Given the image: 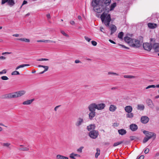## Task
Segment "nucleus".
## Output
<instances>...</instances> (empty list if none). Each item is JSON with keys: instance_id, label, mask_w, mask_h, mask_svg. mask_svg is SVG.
<instances>
[{"instance_id": "obj_47", "label": "nucleus", "mask_w": 159, "mask_h": 159, "mask_svg": "<svg viewBox=\"0 0 159 159\" xmlns=\"http://www.w3.org/2000/svg\"><path fill=\"white\" fill-rule=\"evenodd\" d=\"M7 70L6 69H4L2 70L1 71H0V75H1L3 74H5L6 73Z\"/></svg>"}, {"instance_id": "obj_20", "label": "nucleus", "mask_w": 159, "mask_h": 159, "mask_svg": "<svg viewBox=\"0 0 159 159\" xmlns=\"http://www.w3.org/2000/svg\"><path fill=\"white\" fill-rule=\"evenodd\" d=\"M148 27L150 29H154L157 27V25L156 24L149 23L148 24Z\"/></svg>"}, {"instance_id": "obj_64", "label": "nucleus", "mask_w": 159, "mask_h": 159, "mask_svg": "<svg viewBox=\"0 0 159 159\" xmlns=\"http://www.w3.org/2000/svg\"><path fill=\"white\" fill-rule=\"evenodd\" d=\"M13 36H15L16 37H18L19 36V34H14L13 35Z\"/></svg>"}, {"instance_id": "obj_5", "label": "nucleus", "mask_w": 159, "mask_h": 159, "mask_svg": "<svg viewBox=\"0 0 159 159\" xmlns=\"http://www.w3.org/2000/svg\"><path fill=\"white\" fill-rule=\"evenodd\" d=\"M99 135V133L97 130L91 131L89 133V137L93 139H96Z\"/></svg>"}, {"instance_id": "obj_48", "label": "nucleus", "mask_w": 159, "mask_h": 159, "mask_svg": "<svg viewBox=\"0 0 159 159\" xmlns=\"http://www.w3.org/2000/svg\"><path fill=\"white\" fill-rule=\"evenodd\" d=\"M118 45H119V46H121L123 48H125V49H129V48L128 47H126L124 45H122V44H119V43L118 44Z\"/></svg>"}, {"instance_id": "obj_28", "label": "nucleus", "mask_w": 159, "mask_h": 159, "mask_svg": "<svg viewBox=\"0 0 159 159\" xmlns=\"http://www.w3.org/2000/svg\"><path fill=\"white\" fill-rule=\"evenodd\" d=\"M8 4L11 7L13 6L15 3L14 0H8L7 2Z\"/></svg>"}, {"instance_id": "obj_11", "label": "nucleus", "mask_w": 159, "mask_h": 159, "mask_svg": "<svg viewBox=\"0 0 159 159\" xmlns=\"http://www.w3.org/2000/svg\"><path fill=\"white\" fill-rule=\"evenodd\" d=\"M149 120V118L147 116H144L141 117V122L143 124L147 123Z\"/></svg>"}, {"instance_id": "obj_61", "label": "nucleus", "mask_w": 159, "mask_h": 159, "mask_svg": "<svg viewBox=\"0 0 159 159\" xmlns=\"http://www.w3.org/2000/svg\"><path fill=\"white\" fill-rule=\"evenodd\" d=\"M60 106V105L57 106L56 107H55L54 108V110L55 111H56L57 110V108L59 107Z\"/></svg>"}, {"instance_id": "obj_32", "label": "nucleus", "mask_w": 159, "mask_h": 159, "mask_svg": "<svg viewBox=\"0 0 159 159\" xmlns=\"http://www.w3.org/2000/svg\"><path fill=\"white\" fill-rule=\"evenodd\" d=\"M16 39L26 42H30V40L29 39L25 38L17 39Z\"/></svg>"}, {"instance_id": "obj_42", "label": "nucleus", "mask_w": 159, "mask_h": 159, "mask_svg": "<svg viewBox=\"0 0 159 159\" xmlns=\"http://www.w3.org/2000/svg\"><path fill=\"white\" fill-rule=\"evenodd\" d=\"M30 66V65L29 64H22L20 65L19 66V68H23L25 66Z\"/></svg>"}, {"instance_id": "obj_1", "label": "nucleus", "mask_w": 159, "mask_h": 159, "mask_svg": "<svg viewBox=\"0 0 159 159\" xmlns=\"http://www.w3.org/2000/svg\"><path fill=\"white\" fill-rule=\"evenodd\" d=\"M111 2V0H93L92 5L95 11L101 13L105 10H107V7Z\"/></svg>"}, {"instance_id": "obj_16", "label": "nucleus", "mask_w": 159, "mask_h": 159, "mask_svg": "<svg viewBox=\"0 0 159 159\" xmlns=\"http://www.w3.org/2000/svg\"><path fill=\"white\" fill-rule=\"evenodd\" d=\"M152 48L154 50L155 52H159V44L156 43H154L152 46Z\"/></svg>"}, {"instance_id": "obj_62", "label": "nucleus", "mask_w": 159, "mask_h": 159, "mask_svg": "<svg viewBox=\"0 0 159 159\" xmlns=\"http://www.w3.org/2000/svg\"><path fill=\"white\" fill-rule=\"evenodd\" d=\"M80 62V61L79 60H76L75 61V63H78Z\"/></svg>"}, {"instance_id": "obj_23", "label": "nucleus", "mask_w": 159, "mask_h": 159, "mask_svg": "<svg viewBox=\"0 0 159 159\" xmlns=\"http://www.w3.org/2000/svg\"><path fill=\"white\" fill-rule=\"evenodd\" d=\"M117 29L116 27L114 25H112L111 27V34L112 35L116 31Z\"/></svg>"}, {"instance_id": "obj_21", "label": "nucleus", "mask_w": 159, "mask_h": 159, "mask_svg": "<svg viewBox=\"0 0 159 159\" xmlns=\"http://www.w3.org/2000/svg\"><path fill=\"white\" fill-rule=\"evenodd\" d=\"M116 2H114L110 6V9H108V10L107 9V11L109 12L110 11L113 10L114 8L116 7Z\"/></svg>"}, {"instance_id": "obj_60", "label": "nucleus", "mask_w": 159, "mask_h": 159, "mask_svg": "<svg viewBox=\"0 0 159 159\" xmlns=\"http://www.w3.org/2000/svg\"><path fill=\"white\" fill-rule=\"evenodd\" d=\"M109 41L111 43H113V44H116V43L115 42H114V41H113V40H111V39H109Z\"/></svg>"}, {"instance_id": "obj_9", "label": "nucleus", "mask_w": 159, "mask_h": 159, "mask_svg": "<svg viewBox=\"0 0 159 159\" xmlns=\"http://www.w3.org/2000/svg\"><path fill=\"white\" fill-rule=\"evenodd\" d=\"M97 104L95 103H92L90 104L88 108L90 111L95 112V110L97 109Z\"/></svg>"}, {"instance_id": "obj_6", "label": "nucleus", "mask_w": 159, "mask_h": 159, "mask_svg": "<svg viewBox=\"0 0 159 159\" xmlns=\"http://www.w3.org/2000/svg\"><path fill=\"white\" fill-rule=\"evenodd\" d=\"M143 47L144 50L150 51L152 48V45L148 43H144L143 44Z\"/></svg>"}, {"instance_id": "obj_31", "label": "nucleus", "mask_w": 159, "mask_h": 159, "mask_svg": "<svg viewBox=\"0 0 159 159\" xmlns=\"http://www.w3.org/2000/svg\"><path fill=\"white\" fill-rule=\"evenodd\" d=\"M144 108V106L143 105L139 104L137 106V109L139 110H143Z\"/></svg>"}, {"instance_id": "obj_8", "label": "nucleus", "mask_w": 159, "mask_h": 159, "mask_svg": "<svg viewBox=\"0 0 159 159\" xmlns=\"http://www.w3.org/2000/svg\"><path fill=\"white\" fill-rule=\"evenodd\" d=\"M4 98L7 99L16 98L15 92L12 93L4 95Z\"/></svg>"}, {"instance_id": "obj_39", "label": "nucleus", "mask_w": 159, "mask_h": 159, "mask_svg": "<svg viewBox=\"0 0 159 159\" xmlns=\"http://www.w3.org/2000/svg\"><path fill=\"white\" fill-rule=\"evenodd\" d=\"M84 148L83 146H81L77 150V151L78 152L82 153V149Z\"/></svg>"}, {"instance_id": "obj_3", "label": "nucleus", "mask_w": 159, "mask_h": 159, "mask_svg": "<svg viewBox=\"0 0 159 159\" xmlns=\"http://www.w3.org/2000/svg\"><path fill=\"white\" fill-rule=\"evenodd\" d=\"M141 45L142 43L140 41L135 39H133L132 43H130V46L134 48L139 47Z\"/></svg>"}, {"instance_id": "obj_10", "label": "nucleus", "mask_w": 159, "mask_h": 159, "mask_svg": "<svg viewBox=\"0 0 159 159\" xmlns=\"http://www.w3.org/2000/svg\"><path fill=\"white\" fill-rule=\"evenodd\" d=\"M106 105L104 103L97 104V109L98 110H102L104 109Z\"/></svg>"}, {"instance_id": "obj_36", "label": "nucleus", "mask_w": 159, "mask_h": 159, "mask_svg": "<svg viewBox=\"0 0 159 159\" xmlns=\"http://www.w3.org/2000/svg\"><path fill=\"white\" fill-rule=\"evenodd\" d=\"M123 143V141H120V142H117L114 143L113 146L114 147H116L117 146H118L120 144H122Z\"/></svg>"}, {"instance_id": "obj_57", "label": "nucleus", "mask_w": 159, "mask_h": 159, "mask_svg": "<svg viewBox=\"0 0 159 159\" xmlns=\"http://www.w3.org/2000/svg\"><path fill=\"white\" fill-rule=\"evenodd\" d=\"M130 138L131 140L135 139V137L133 136H131L130 137Z\"/></svg>"}, {"instance_id": "obj_56", "label": "nucleus", "mask_w": 159, "mask_h": 159, "mask_svg": "<svg viewBox=\"0 0 159 159\" xmlns=\"http://www.w3.org/2000/svg\"><path fill=\"white\" fill-rule=\"evenodd\" d=\"M11 53V52H2V55H4L5 54H10Z\"/></svg>"}, {"instance_id": "obj_17", "label": "nucleus", "mask_w": 159, "mask_h": 159, "mask_svg": "<svg viewBox=\"0 0 159 159\" xmlns=\"http://www.w3.org/2000/svg\"><path fill=\"white\" fill-rule=\"evenodd\" d=\"M125 110L127 113L131 112L133 110V108L130 106H127L125 107Z\"/></svg>"}, {"instance_id": "obj_25", "label": "nucleus", "mask_w": 159, "mask_h": 159, "mask_svg": "<svg viewBox=\"0 0 159 159\" xmlns=\"http://www.w3.org/2000/svg\"><path fill=\"white\" fill-rule=\"evenodd\" d=\"M118 132L121 135H123L125 134L126 133V131L124 129H121L118 130Z\"/></svg>"}, {"instance_id": "obj_51", "label": "nucleus", "mask_w": 159, "mask_h": 159, "mask_svg": "<svg viewBox=\"0 0 159 159\" xmlns=\"http://www.w3.org/2000/svg\"><path fill=\"white\" fill-rule=\"evenodd\" d=\"M84 38L85 39L86 41H88L89 42L91 40V39H90L89 38L86 36H84Z\"/></svg>"}, {"instance_id": "obj_58", "label": "nucleus", "mask_w": 159, "mask_h": 159, "mask_svg": "<svg viewBox=\"0 0 159 159\" xmlns=\"http://www.w3.org/2000/svg\"><path fill=\"white\" fill-rule=\"evenodd\" d=\"M144 158V156L143 155H141L137 159H143Z\"/></svg>"}, {"instance_id": "obj_52", "label": "nucleus", "mask_w": 159, "mask_h": 159, "mask_svg": "<svg viewBox=\"0 0 159 159\" xmlns=\"http://www.w3.org/2000/svg\"><path fill=\"white\" fill-rule=\"evenodd\" d=\"M6 57L1 56L0 57V60H5L6 59Z\"/></svg>"}, {"instance_id": "obj_43", "label": "nucleus", "mask_w": 159, "mask_h": 159, "mask_svg": "<svg viewBox=\"0 0 159 159\" xmlns=\"http://www.w3.org/2000/svg\"><path fill=\"white\" fill-rule=\"evenodd\" d=\"M20 75V73L18 71H14L11 73V75Z\"/></svg>"}, {"instance_id": "obj_40", "label": "nucleus", "mask_w": 159, "mask_h": 159, "mask_svg": "<svg viewBox=\"0 0 159 159\" xmlns=\"http://www.w3.org/2000/svg\"><path fill=\"white\" fill-rule=\"evenodd\" d=\"M108 75H116L117 76L119 75V74L115 72H109L108 73Z\"/></svg>"}, {"instance_id": "obj_37", "label": "nucleus", "mask_w": 159, "mask_h": 159, "mask_svg": "<svg viewBox=\"0 0 159 159\" xmlns=\"http://www.w3.org/2000/svg\"><path fill=\"white\" fill-rule=\"evenodd\" d=\"M124 77L125 78L132 79L134 78H135V76L133 75H125L124 76Z\"/></svg>"}, {"instance_id": "obj_30", "label": "nucleus", "mask_w": 159, "mask_h": 159, "mask_svg": "<svg viewBox=\"0 0 159 159\" xmlns=\"http://www.w3.org/2000/svg\"><path fill=\"white\" fill-rule=\"evenodd\" d=\"M17 148L19 150L21 151H28L29 150V148L26 147L18 148Z\"/></svg>"}, {"instance_id": "obj_26", "label": "nucleus", "mask_w": 159, "mask_h": 159, "mask_svg": "<svg viewBox=\"0 0 159 159\" xmlns=\"http://www.w3.org/2000/svg\"><path fill=\"white\" fill-rule=\"evenodd\" d=\"M116 109V107L114 105H111L109 107V110L111 111H114Z\"/></svg>"}, {"instance_id": "obj_7", "label": "nucleus", "mask_w": 159, "mask_h": 159, "mask_svg": "<svg viewBox=\"0 0 159 159\" xmlns=\"http://www.w3.org/2000/svg\"><path fill=\"white\" fill-rule=\"evenodd\" d=\"M84 121L83 118L79 117L77 119L76 122H75V125L76 127H80L84 123Z\"/></svg>"}, {"instance_id": "obj_4", "label": "nucleus", "mask_w": 159, "mask_h": 159, "mask_svg": "<svg viewBox=\"0 0 159 159\" xmlns=\"http://www.w3.org/2000/svg\"><path fill=\"white\" fill-rule=\"evenodd\" d=\"M146 137H151V139L153 138V139H155L156 138V134L152 132H149L146 130H144L143 132Z\"/></svg>"}, {"instance_id": "obj_33", "label": "nucleus", "mask_w": 159, "mask_h": 159, "mask_svg": "<svg viewBox=\"0 0 159 159\" xmlns=\"http://www.w3.org/2000/svg\"><path fill=\"white\" fill-rule=\"evenodd\" d=\"M97 152L95 154V157L96 158L98 157L99 155L100 152V149L99 148H97L96 149Z\"/></svg>"}, {"instance_id": "obj_44", "label": "nucleus", "mask_w": 159, "mask_h": 159, "mask_svg": "<svg viewBox=\"0 0 159 159\" xmlns=\"http://www.w3.org/2000/svg\"><path fill=\"white\" fill-rule=\"evenodd\" d=\"M48 59H46V58H41V59H38L37 60V61H48Z\"/></svg>"}, {"instance_id": "obj_59", "label": "nucleus", "mask_w": 159, "mask_h": 159, "mask_svg": "<svg viewBox=\"0 0 159 159\" xmlns=\"http://www.w3.org/2000/svg\"><path fill=\"white\" fill-rule=\"evenodd\" d=\"M70 23L71 25H75V22L73 20L70 21Z\"/></svg>"}, {"instance_id": "obj_55", "label": "nucleus", "mask_w": 159, "mask_h": 159, "mask_svg": "<svg viewBox=\"0 0 159 159\" xmlns=\"http://www.w3.org/2000/svg\"><path fill=\"white\" fill-rule=\"evenodd\" d=\"M149 150L148 148L146 149L144 151L145 153L147 154L149 152Z\"/></svg>"}, {"instance_id": "obj_24", "label": "nucleus", "mask_w": 159, "mask_h": 159, "mask_svg": "<svg viewBox=\"0 0 159 159\" xmlns=\"http://www.w3.org/2000/svg\"><path fill=\"white\" fill-rule=\"evenodd\" d=\"M34 100V99L27 100L26 101L24 102H23L22 104L23 105H30L31 104Z\"/></svg>"}, {"instance_id": "obj_14", "label": "nucleus", "mask_w": 159, "mask_h": 159, "mask_svg": "<svg viewBox=\"0 0 159 159\" xmlns=\"http://www.w3.org/2000/svg\"><path fill=\"white\" fill-rule=\"evenodd\" d=\"M124 41L127 43H128L130 46V43H132V40L133 39L126 36L124 38Z\"/></svg>"}, {"instance_id": "obj_12", "label": "nucleus", "mask_w": 159, "mask_h": 159, "mask_svg": "<svg viewBox=\"0 0 159 159\" xmlns=\"http://www.w3.org/2000/svg\"><path fill=\"white\" fill-rule=\"evenodd\" d=\"M146 102L148 106L152 108H153L154 107V105L152 103V100L149 99H148L146 100Z\"/></svg>"}, {"instance_id": "obj_19", "label": "nucleus", "mask_w": 159, "mask_h": 159, "mask_svg": "<svg viewBox=\"0 0 159 159\" xmlns=\"http://www.w3.org/2000/svg\"><path fill=\"white\" fill-rule=\"evenodd\" d=\"M96 116V112L94 111H90L89 114V119L92 120Z\"/></svg>"}, {"instance_id": "obj_2", "label": "nucleus", "mask_w": 159, "mask_h": 159, "mask_svg": "<svg viewBox=\"0 0 159 159\" xmlns=\"http://www.w3.org/2000/svg\"><path fill=\"white\" fill-rule=\"evenodd\" d=\"M100 18L102 23L107 27L109 26L111 20L110 14L107 11H105L101 15Z\"/></svg>"}, {"instance_id": "obj_38", "label": "nucleus", "mask_w": 159, "mask_h": 159, "mask_svg": "<svg viewBox=\"0 0 159 159\" xmlns=\"http://www.w3.org/2000/svg\"><path fill=\"white\" fill-rule=\"evenodd\" d=\"M38 67H43L45 69V71H47L48 70V66H43L42 65H39L38 66Z\"/></svg>"}, {"instance_id": "obj_18", "label": "nucleus", "mask_w": 159, "mask_h": 159, "mask_svg": "<svg viewBox=\"0 0 159 159\" xmlns=\"http://www.w3.org/2000/svg\"><path fill=\"white\" fill-rule=\"evenodd\" d=\"M95 126L94 124H91L87 126V129L90 132L91 131L94 130V129H95Z\"/></svg>"}, {"instance_id": "obj_27", "label": "nucleus", "mask_w": 159, "mask_h": 159, "mask_svg": "<svg viewBox=\"0 0 159 159\" xmlns=\"http://www.w3.org/2000/svg\"><path fill=\"white\" fill-rule=\"evenodd\" d=\"M57 159H68V158L60 155H57L56 156Z\"/></svg>"}, {"instance_id": "obj_50", "label": "nucleus", "mask_w": 159, "mask_h": 159, "mask_svg": "<svg viewBox=\"0 0 159 159\" xmlns=\"http://www.w3.org/2000/svg\"><path fill=\"white\" fill-rule=\"evenodd\" d=\"M8 0H2V2H1L2 4V5L4 4L6 2H7Z\"/></svg>"}, {"instance_id": "obj_53", "label": "nucleus", "mask_w": 159, "mask_h": 159, "mask_svg": "<svg viewBox=\"0 0 159 159\" xmlns=\"http://www.w3.org/2000/svg\"><path fill=\"white\" fill-rule=\"evenodd\" d=\"M100 30L101 32H103V33H105L104 30L102 27H101L100 28Z\"/></svg>"}, {"instance_id": "obj_29", "label": "nucleus", "mask_w": 159, "mask_h": 159, "mask_svg": "<svg viewBox=\"0 0 159 159\" xmlns=\"http://www.w3.org/2000/svg\"><path fill=\"white\" fill-rule=\"evenodd\" d=\"M134 116L133 113L131 112L127 113L126 114V117L127 118H132Z\"/></svg>"}, {"instance_id": "obj_49", "label": "nucleus", "mask_w": 159, "mask_h": 159, "mask_svg": "<svg viewBox=\"0 0 159 159\" xmlns=\"http://www.w3.org/2000/svg\"><path fill=\"white\" fill-rule=\"evenodd\" d=\"M91 43L94 46H96L97 44V43L94 41H91Z\"/></svg>"}, {"instance_id": "obj_35", "label": "nucleus", "mask_w": 159, "mask_h": 159, "mask_svg": "<svg viewBox=\"0 0 159 159\" xmlns=\"http://www.w3.org/2000/svg\"><path fill=\"white\" fill-rule=\"evenodd\" d=\"M123 35V33L122 32H121L119 33L118 37L120 39H122Z\"/></svg>"}, {"instance_id": "obj_46", "label": "nucleus", "mask_w": 159, "mask_h": 159, "mask_svg": "<svg viewBox=\"0 0 159 159\" xmlns=\"http://www.w3.org/2000/svg\"><path fill=\"white\" fill-rule=\"evenodd\" d=\"M61 33L62 34H63L64 35L66 36V37H69L68 35L66 33H65L64 31L61 30Z\"/></svg>"}, {"instance_id": "obj_13", "label": "nucleus", "mask_w": 159, "mask_h": 159, "mask_svg": "<svg viewBox=\"0 0 159 159\" xmlns=\"http://www.w3.org/2000/svg\"><path fill=\"white\" fill-rule=\"evenodd\" d=\"M16 95V97L18 98L24 95L25 93L24 90H21L16 92H15Z\"/></svg>"}, {"instance_id": "obj_15", "label": "nucleus", "mask_w": 159, "mask_h": 159, "mask_svg": "<svg viewBox=\"0 0 159 159\" xmlns=\"http://www.w3.org/2000/svg\"><path fill=\"white\" fill-rule=\"evenodd\" d=\"M129 128L132 131H134L136 130L138 127L136 124H132L130 125Z\"/></svg>"}, {"instance_id": "obj_41", "label": "nucleus", "mask_w": 159, "mask_h": 159, "mask_svg": "<svg viewBox=\"0 0 159 159\" xmlns=\"http://www.w3.org/2000/svg\"><path fill=\"white\" fill-rule=\"evenodd\" d=\"M2 145L5 147H8L10 145V144L9 143H2Z\"/></svg>"}, {"instance_id": "obj_22", "label": "nucleus", "mask_w": 159, "mask_h": 159, "mask_svg": "<svg viewBox=\"0 0 159 159\" xmlns=\"http://www.w3.org/2000/svg\"><path fill=\"white\" fill-rule=\"evenodd\" d=\"M75 157H80V155L78 154H75L72 152L71 153L70 155V157L72 159H75Z\"/></svg>"}, {"instance_id": "obj_34", "label": "nucleus", "mask_w": 159, "mask_h": 159, "mask_svg": "<svg viewBox=\"0 0 159 159\" xmlns=\"http://www.w3.org/2000/svg\"><path fill=\"white\" fill-rule=\"evenodd\" d=\"M151 139V137H145L143 140V143H144L147 142L149 139Z\"/></svg>"}, {"instance_id": "obj_54", "label": "nucleus", "mask_w": 159, "mask_h": 159, "mask_svg": "<svg viewBox=\"0 0 159 159\" xmlns=\"http://www.w3.org/2000/svg\"><path fill=\"white\" fill-rule=\"evenodd\" d=\"M27 3V2L25 0H24L22 4L21 7V8L22 7V6L25 4Z\"/></svg>"}, {"instance_id": "obj_63", "label": "nucleus", "mask_w": 159, "mask_h": 159, "mask_svg": "<svg viewBox=\"0 0 159 159\" xmlns=\"http://www.w3.org/2000/svg\"><path fill=\"white\" fill-rule=\"evenodd\" d=\"M46 16L49 19L50 18V15L49 14H47Z\"/></svg>"}, {"instance_id": "obj_45", "label": "nucleus", "mask_w": 159, "mask_h": 159, "mask_svg": "<svg viewBox=\"0 0 159 159\" xmlns=\"http://www.w3.org/2000/svg\"><path fill=\"white\" fill-rule=\"evenodd\" d=\"M1 78L2 80H7L8 79V78L7 76H2Z\"/></svg>"}]
</instances>
